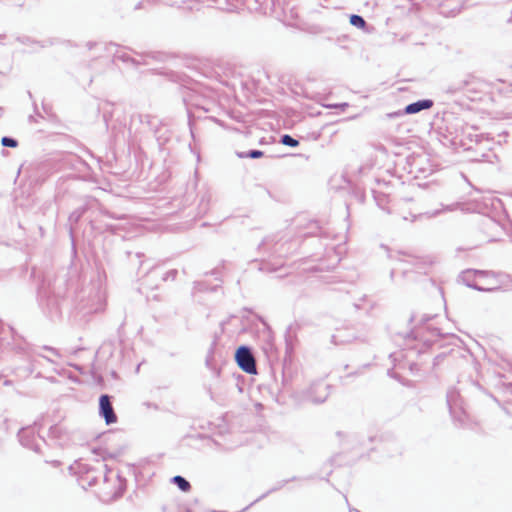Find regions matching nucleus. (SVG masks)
<instances>
[{"label":"nucleus","mask_w":512,"mask_h":512,"mask_svg":"<svg viewBox=\"0 0 512 512\" xmlns=\"http://www.w3.org/2000/svg\"><path fill=\"white\" fill-rule=\"evenodd\" d=\"M1 145L3 147L16 148L18 146V140L10 136H3L1 138Z\"/></svg>","instance_id":"nucleus-20"},{"label":"nucleus","mask_w":512,"mask_h":512,"mask_svg":"<svg viewBox=\"0 0 512 512\" xmlns=\"http://www.w3.org/2000/svg\"><path fill=\"white\" fill-rule=\"evenodd\" d=\"M414 321H415V316H414V315H412V316L410 317V322H414Z\"/></svg>","instance_id":"nucleus-48"},{"label":"nucleus","mask_w":512,"mask_h":512,"mask_svg":"<svg viewBox=\"0 0 512 512\" xmlns=\"http://www.w3.org/2000/svg\"><path fill=\"white\" fill-rule=\"evenodd\" d=\"M280 143L292 148L297 147L299 145V141L289 134H283L280 137Z\"/></svg>","instance_id":"nucleus-18"},{"label":"nucleus","mask_w":512,"mask_h":512,"mask_svg":"<svg viewBox=\"0 0 512 512\" xmlns=\"http://www.w3.org/2000/svg\"><path fill=\"white\" fill-rule=\"evenodd\" d=\"M43 349H44V350H47V351H49V352H51L53 355H56V356H58V355H59L58 350H57V349H55V348H53V347H50V346H44V347H43Z\"/></svg>","instance_id":"nucleus-32"},{"label":"nucleus","mask_w":512,"mask_h":512,"mask_svg":"<svg viewBox=\"0 0 512 512\" xmlns=\"http://www.w3.org/2000/svg\"><path fill=\"white\" fill-rule=\"evenodd\" d=\"M417 353H423L422 349H418Z\"/></svg>","instance_id":"nucleus-52"},{"label":"nucleus","mask_w":512,"mask_h":512,"mask_svg":"<svg viewBox=\"0 0 512 512\" xmlns=\"http://www.w3.org/2000/svg\"><path fill=\"white\" fill-rule=\"evenodd\" d=\"M185 512H191L190 510H186Z\"/></svg>","instance_id":"nucleus-54"},{"label":"nucleus","mask_w":512,"mask_h":512,"mask_svg":"<svg viewBox=\"0 0 512 512\" xmlns=\"http://www.w3.org/2000/svg\"><path fill=\"white\" fill-rule=\"evenodd\" d=\"M307 234L324 236L326 232L318 225L317 221H313L310 223V231Z\"/></svg>","instance_id":"nucleus-21"},{"label":"nucleus","mask_w":512,"mask_h":512,"mask_svg":"<svg viewBox=\"0 0 512 512\" xmlns=\"http://www.w3.org/2000/svg\"><path fill=\"white\" fill-rule=\"evenodd\" d=\"M254 503H256V502L253 501L250 505H247V507H245V509H243V511L248 510V508H250V506L253 505Z\"/></svg>","instance_id":"nucleus-46"},{"label":"nucleus","mask_w":512,"mask_h":512,"mask_svg":"<svg viewBox=\"0 0 512 512\" xmlns=\"http://www.w3.org/2000/svg\"><path fill=\"white\" fill-rule=\"evenodd\" d=\"M85 212H86V208L85 207H80V208H77L73 212L70 213V215L68 217V221H69V224H70V231L71 232L73 230V225H76L80 221V219L83 217Z\"/></svg>","instance_id":"nucleus-14"},{"label":"nucleus","mask_w":512,"mask_h":512,"mask_svg":"<svg viewBox=\"0 0 512 512\" xmlns=\"http://www.w3.org/2000/svg\"><path fill=\"white\" fill-rule=\"evenodd\" d=\"M330 386L323 382H315L307 392V398L313 403H323L329 396Z\"/></svg>","instance_id":"nucleus-7"},{"label":"nucleus","mask_w":512,"mask_h":512,"mask_svg":"<svg viewBox=\"0 0 512 512\" xmlns=\"http://www.w3.org/2000/svg\"><path fill=\"white\" fill-rule=\"evenodd\" d=\"M35 426H36V423H34L33 426H27V427L21 428L19 430L17 436H18L20 444L23 447L31 449L36 453H42L41 443L46 444V441L43 438H39V439L36 438Z\"/></svg>","instance_id":"nucleus-3"},{"label":"nucleus","mask_w":512,"mask_h":512,"mask_svg":"<svg viewBox=\"0 0 512 512\" xmlns=\"http://www.w3.org/2000/svg\"><path fill=\"white\" fill-rule=\"evenodd\" d=\"M113 397L108 394H101L99 397V415L107 425L117 422V415L112 405Z\"/></svg>","instance_id":"nucleus-6"},{"label":"nucleus","mask_w":512,"mask_h":512,"mask_svg":"<svg viewBox=\"0 0 512 512\" xmlns=\"http://www.w3.org/2000/svg\"><path fill=\"white\" fill-rule=\"evenodd\" d=\"M349 512H361L358 509L349 507Z\"/></svg>","instance_id":"nucleus-41"},{"label":"nucleus","mask_w":512,"mask_h":512,"mask_svg":"<svg viewBox=\"0 0 512 512\" xmlns=\"http://www.w3.org/2000/svg\"><path fill=\"white\" fill-rule=\"evenodd\" d=\"M416 270H417L418 273H422V267L417 266ZM423 273H425V271H423Z\"/></svg>","instance_id":"nucleus-42"},{"label":"nucleus","mask_w":512,"mask_h":512,"mask_svg":"<svg viewBox=\"0 0 512 512\" xmlns=\"http://www.w3.org/2000/svg\"><path fill=\"white\" fill-rule=\"evenodd\" d=\"M4 384H5V385H9V381H8V380H6V381L4 382Z\"/></svg>","instance_id":"nucleus-53"},{"label":"nucleus","mask_w":512,"mask_h":512,"mask_svg":"<svg viewBox=\"0 0 512 512\" xmlns=\"http://www.w3.org/2000/svg\"><path fill=\"white\" fill-rule=\"evenodd\" d=\"M171 482L176 485L182 492H189L191 490L190 482L181 475L172 477Z\"/></svg>","instance_id":"nucleus-13"},{"label":"nucleus","mask_w":512,"mask_h":512,"mask_svg":"<svg viewBox=\"0 0 512 512\" xmlns=\"http://www.w3.org/2000/svg\"><path fill=\"white\" fill-rule=\"evenodd\" d=\"M415 369H418V364L417 363H411L410 364V370L414 371Z\"/></svg>","instance_id":"nucleus-40"},{"label":"nucleus","mask_w":512,"mask_h":512,"mask_svg":"<svg viewBox=\"0 0 512 512\" xmlns=\"http://www.w3.org/2000/svg\"><path fill=\"white\" fill-rule=\"evenodd\" d=\"M348 341L349 340L343 339L340 334H336V335L332 336V342L335 343L336 345L342 344V343H345Z\"/></svg>","instance_id":"nucleus-26"},{"label":"nucleus","mask_w":512,"mask_h":512,"mask_svg":"<svg viewBox=\"0 0 512 512\" xmlns=\"http://www.w3.org/2000/svg\"><path fill=\"white\" fill-rule=\"evenodd\" d=\"M294 480H296V477H292L291 479H286V480H282V481L278 482L276 486L272 487L266 493H264L260 497H258L255 500V502H258V501L264 499L265 497H267L269 494L282 489L287 483H289L290 481H294Z\"/></svg>","instance_id":"nucleus-16"},{"label":"nucleus","mask_w":512,"mask_h":512,"mask_svg":"<svg viewBox=\"0 0 512 512\" xmlns=\"http://www.w3.org/2000/svg\"><path fill=\"white\" fill-rule=\"evenodd\" d=\"M208 274L216 275V274H217V271H216V269H214V270L210 271Z\"/></svg>","instance_id":"nucleus-44"},{"label":"nucleus","mask_w":512,"mask_h":512,"mask_svg":"<svg viewBox=\"0 0 512 512\" xmlns=\"http://www.w3.org/2000/svg\"><path fill=\"white\" fill-rule=\"evenodd\" d=\"M328 107H330V108H340L342 111H344L345 108L348 107V103H338V104L329 105Z\"/></svg>","instance_id":"nucleus-30"},{"label":"nucleus","mask_w":512,"mask_h":512,"mask_svg":"<svg viewBox=\"0 0 512 512\" xmlns=\"http://www.w3.org/2000/svg\"><path fill=\"white\" fill-rule=\"evenodd\" d=\"M97 45H98V43H96V42H88V43L86 44V46H87V48H88L89 50L93 49V48H94L95 46H97Z\"/></svg>","instance_id":"nucleus-36"},{"label":"nucleus","mask_w":512,"mask_h":512,"mask_svg":"<svg viewBox=\"0 0 512 512\" xmlns=\"http://www.w3.org/2000/svg\"><path fill=\"white\" fill-rule=\"evenodd\" d=\"M349 22L352 26L361 29L366 33H370L372 30V27L367 24L366 20L361 15L351 14Z\"/></svg>","instance_id":"nucleus-12"},{"label":"nucleus","mask_w":512,"mask_h":512,"mask_svg":"<svg viewBox=\"0 0 512 512\" xmlns=\"http://www.w3.org/2000/svg\"><path fill=\"white\" fill-rule=\"evenodd\" d=\"M177 274H178V271L176 269H171L165 273V275L163 276V280L164 281H167L169 279L175 280L177 277Z\"/></svg>","instance_id":"nucleus-24"},{"label":"nucleus","mask_w":512,"mask_h":512,"mask_svg":"<svg viewBox=\"0 0 512 512\" xmlns=\"http://www.w3.org/2000/svg\"><path fill=\"white\" fill-rule=\"evenodd\" d=\"M296 330H297L296 324H291L286 329L285 345H286V353L287 354H291L294 349V344L296 341Z\"/></svg>","instance_id":"nucleus-11"},{"label":"nucleus","mask_w":512,"mask_h":512,"mask_svg":"<svg viewBox=\"0 0 512 512\" xmlns=\"http://www.w3.org/2000/svg\"><path fill=\"white\" fill-rule=\"evenodd\" d=\"M206 366L211 369V371L213 372V374L215 376H219L220 374V369H218L216 366L212 365V362H211V358L210 357H207L206 359Z\"/></svg>","instance_id":"nucleus-25"},{"label":"nucleus","mask_w":512,"mask_h":512,"mask_svg":"<svg viewBox=\"0 0 512 512\" xmlns=\"http://www.w3.org/2000/svg\"><path fill=\"white\" fill-rule=\"evenodd\" d=\"M63 429L60 425H53L49 429V436L53 439H61Z\"/></svg>","instance_id":"nucleus-22"},{"label":"nucleus","mask_w":512,"mask_h":512,"mask_svg":"<svg viewBox=\"0 0 512 512\" xmlns=\"http://www.w3.org/2000/svg\"><path fill=\"white\" fill-rule=\"evenodd\" d=\"M469 84V80H458L448 85L446 92L449 94H456L462 91Z\"/></svg>","instance_id":"nucleus-15"},{"label":"nucleus","mask_w":512,"mask_h":512,"mask_svg":"<svg viewBox=\"0 0 512 512\" xmlns=\"http://www.w3.org/2000/svg\"><path fill=\"white\" fill-rule=\"evenodd\" d=\"M434 105L433 100L431 99H420L415 102H412L405 106L404 113L406 114H416L423 110H428Z\"/></svg>","instance_id":"nucleus-9"},{"label":"nucleus","mask_w":512,"mask_h":512,"mask_svg":"<svg viewBox=\"0 0 512 512\" xmlns=\"http://www.w3.org/2000/svg\"><path fill=\"white\" fill-rule=\"evenodd\" d=\"M19 40H20L22 43H24V44H27L28 42H30L29 37L19 38Z\"/></svg>","instance_id":"nucleus-39"},{"label":"nucleus","mask_w":512,"mask_h":512,"mask_svg":"<svg viewBox=\"0 0 512 512\" xmlns=\"http://www.w3.org/2000/svg\"><path fill=\"white\" fill-rule=\"evenodd\" d=\"M254 503H256V502L253 501L250 505H247V507H245V509H243V511L248 510V508H250V506L253 505Z\"/></svg>","instance_id":"nucleus-47"},{"label":"nucleus","mask_w":512,"mask_h":512,"mask_svg":"<svg viewBox=\"0 0 512 512\" xmlns=\"http://www.w3.org/2000/svg\"><path fill=\"white\" fill-rule=\"evenodd\" d=\"M431 317H422L420 320L419 326H415L410 332H407L405 334L399 333L398 336L402 337L407 343L406 345L409 346L410 342L415 341L418 336L422 333V331L425 329L427 330L428 334L432 337H442L444 334L441 332V330L437 327H434L432 325L424 326L425 322L430 320Z\"/></svg>","instance_id":"nucleus-5"},{"label":"nucleus","mask_w":512,"mask_h":512,"mask_svg":"<svg viewBox=\"0 0 512 512\" xmlns=\"http://www.w3.org/2000/svg\"><path fill=\"white\" fill-rule=\"evenodd\" d=\"M458 137H459V135H458V132L456 131V135H455L454 139H457Z\"/></svg>","instance_id":"nucleus-50"},{"label":"nucleus","mask_w":512,"mask_h":512,"mask_svg":"<svg viewBox=\"0 0 512 512\" xmlns=\"http://www.w3.org/2000/svg\"><path fill=\"white\" fill-rule=\"evenodd\" d=\"M394 273H395V272H394V270H391V272H390V278H391L392 280H393V278H394Z\"/></svg>","instance_id":"nucleus-45"},{"label":"nucleus","mask_w":512,"mask_h":512,"mask_svg":"<svg viewBox=\"0 0 512 512\" xmlns=\"http://www.w3.org/2000/svg\"><path fill=\"white\" fill-rule=\"evenodd\" d=\"M28 357V362L26 365L23 366H17L15 367V374L20 378H27L29 377L36 369V366L38 364V360L35 358H32V356L25 352Z\"/></svg>","instance_id":"nucleus-10"},{"label":"nucleus","mask_w":512,"mask_h":512,"mask_svg":"<svg viewBox=\"0 0 512 512\" xmlns=\"http://www.w3.org/2000/svg\"><path fill=\"white\" fill-rule=\"evenodd\" d=\"M143 405H145L147 408H153L155 410L159 409V406L157 404H155V403L144 402Z\"/></svg>","instance_id":"nucleus-33"},{"label":"nucleus","mask_w":512,"mask_h":512,"mask_svg":"<svg viewBox=\"0 0 512 512\" xmlns=\"http://www.w3.org/2000/svg\"><path fill=\"white\" fill-rule=\"evenodd\" d=\"M431 341H432L431 338H425L423 341V346L426 347V346L430 345Z\"/></svg>","instance_id":"nucleus-37"},{"label":"nucleus","mask_w":512,"mask_h":512,"mask_svg":"<svg viewBox=\"0 0 512 512\" xmlns=\"http://www.w3.org/2000/svg\"><path fill=\"white\" fill-rule=\"evenodd\" d=\"M446 402L452 416L456 415L458 410L464 412L463 400L458 389L450 388L447 391Z\"/></svg>","instance_id":"nucleus-8"},{"label":"nucleus","mask_w":512,"mask_h":512,"mask_svg":"<svg viewBox=\"0 0 512 512\" xmlns=\"http://www.w3.org/2000/svg\"><path fill=\"white\" fill-rule=\"evenodd\" d=\"M45 462H46V463H51V464H53V466H55V467H58V466L60 465V461H58V460L50 461V460H47V459H46V460H45Z\"/></svg>","instance_id":"nucleus-35"},{"label":"nucleus","mask_w":512,"mask_h":512,"mask_svg":"<svg viewBox=\"0 0 512 512\" xmlns=\"http://www.w3.org/2000/svg\"><path fill=\"white\" fill-rule=\"evenodd\" d=\"M235 361L239 368L247 374H256L257 368L252 350L249 346L241 345L235 351Z\"/></svg>","instance_id":"nucleus-2"},{"label":"nucleus","mask_w":512,"mask_h":512,"mask_svg":"<svg viewBox=\"0 0 512 512\" xmlns=\"http://www.w3.org/2000/svg\"><path fill=\"white\" fill-rule=\"evenodd\" d=\"M366 300H367V295H363V296L360 298L359 302H355V303H354V307H355L356 309H361V307H362V306H361V303H360V302H364V301H366Z\"/></svg>","instance_id":"nucleus-31"},{"label":"nucleus","mask_w":512,"mask_h":512,"mask_svg":"<svg viewBox=\"0 0 512 512\" xmlns=\"http://www.w3.org/2000/svg\"><path fill=\"white\" fill-rule=\"evenodd\" d=\"M445 357V354L442 353V354H438L437 356L434 357V360H433V365L436 366V365H439L441 360Z\"/></svg>","instance_id":"nucleus-29"},{"label":"nucleus","mask_w":512,"mask_h":512,"mask_svg":"<svg viewBox=\"0 0 512 512\" xmlns=\"http://www.w3.org/2000/svg\"><path fill=\"white\" fill-rule=\"evenodd\" d=\"M36 377H37V378L41 377V373H40V372H38V373L36 374Z\"/></svg>","instance_id":"nucleus-49"},{"label":"nucleus","mask_w":512,"mask_h":512,"mask_svg":"<svg viewBox=\"0 0 512 512\" xmlns=\"http://www.w3.org/2000/svg\"><path fill=\"white\" fill-rule=\"evenodd\" d=\"M113 47H117V45L114 43H110V44L104 46L105 50H107L109 52H112Z\"/></svg>","instance_id":"nucleus-34"},{"label":"nucleus","mask_w":512,"mask_h":512,"mask_svg":"<svg viewBox=\"0 0 512 512\" xmlns=\"http://www.w3.org/2000/svg\"><path fill=\"white\" fill-rule=\"evenodd\" d=\"M36 356H37V357H42V358H44L45 360H47L48 362L55 363L52 359H50V358H48V357H46V356H43V355H41V354H39V353H37V354H36Z\"/></svg>","instance_id":"nucleus-38"},{"label":"nucleus","mask_w":512,"mask_h":512,"mask_svg":"<svg viewBox=\"0 0 512 512\" xmlns=\"http://www.w3.org/2000/svg\"><path fill=\"white\" fill-rule=\"evenodd\" d=\"M39 294L41 297H46V298L50 299V301H54V299L52 298V295L54 296L55 292L49 286L46 287L45 281H43V283L39 287Z\"/></svg>","instance_id":"nucleus-19"},{"label":"nucleus","mask_w":512,"mask_h":512,"mask_svg":"<svg viewBox=\"0 0 512 512\" xmlns=\"http://www.w3.org/2000/svg\"><path fill=\"white\" fill-rule=\"evenodd\" d=\"M488 223H489V225L497 226V224L494 221H492V220H488Z\"/></svg>","instance_id":"nucleus-43"},{"label":"nucleus","mask_w":512,"mask_h":512,"mask_svg":"<svg viewBox=\"0 0 512 512\" xmlns=\"http://www.w3.org/2000/svg\"><path fill=\"white\" fill-rule=\"evenodd\" d=\"M410 349H411V353L416 352L413 347H410Z\"/></svg>","instance_id":"nucleus-51"},{"label":"nucleus","mask_w":512,"mask_h":512,"mask_svg":"<svg viewBox=\"0 0 512 512\" xmlns=\"http://www.w3.org/2000/svg\"><path fill=\"white\" fill-rule=\"evenodd\" d=\"M406 113H404V110H399V111H396V112H392V113H388L386 116L388 118H396V117H400L402 115H405Z\"/></svg>","instance_id":"nucleus-28"},{"label":"nucleus","mask_w":512,"mask_h":512,"mask_svg":"<svg viewBox=\"0 0 512 512\" xmlns=\"http://www.w3.org/2000/svg\"><path fill=\"white\" fill-rule=\"evenodd\" d=\"M490 278L495 277V273L492 271L487 270H476V269H467L465 271H462L459 278L462 281L463 284H465L467 287L472 288L477 291H492L493 288H485L482 286H479L477 283H475V278Z\"/></svg>","instance_id":"nucleus-4"},{"label":"nucleus","mask_w":512,"mask_h":512,"mask_svg":"<svg viewBox=\"0 0 512 512\" xmlns=\"http://www.w3.org/2000/svg\"><path fill=\"white\" fill-rule=\"evenodd\" d=\"M136 55H139L141 57V60L131 57L125 52H120L119 50H116L113 53L114 59L121 60L122 62L131 63L135 67L139 65H149L150 60L156 61V62H163L165 59V55L160 52H144V53H138L135 52Z\"/></svg>","instance_id":"nucleus-1"},{"label":"nucleus","mask_w":512,"mask_h":512,"mask_svg":"<svg viewBox=\"0 0 512 512\" xmlns=\"http://www.w3.org/2000/svg\"><path fill=\"white\" fill-rule=\"evenodd\" d=\"M406 113H404V110H399V111H396V112H392V113H388L386 116L388 118H396V117H400L402 115H405Z\"/></svg>","instance_id":"nucleus-27"},{"label":"nucleus","mask_w":512,"mask_h":512,"mask_svg":"<svg viewBox=\"0 0 512 512\" xmlns=\"http://www.w3.org/2000/svg\"><path fill=\"white\" fill-rule=\"evenodd\" d=\"M264 152L258 149H251L247 152H237V156L239 158H251V159H259L263 157Z\"/></svg>","instance_id":"nucleus-17"},{"label":"nucleus","mask_w":512,"mask_h":512,"mask_svg":"<svg viewBox=\"0 0 512 512\" xmlns=\"http://www.w3.org/2000/svg\"><path fill=\"white\" fill-rule=\"evenodd\" d=\"M453 205L451 206H445L443 207V209L441 210H434L432 212H426L424 213L423 215H426L428 218H432V217H436L437 215L440 214L441 211H444V210H447V211H452L453 210Z\"/></svg>","instance_id":"nucleus-23"}]
</instances>
